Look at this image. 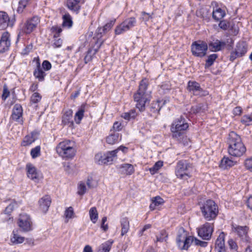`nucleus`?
<instances>
[{"label":"nucleus","instance_id":"f257e3e1","mask_svg":"<svg viewBox=\"0 0 252 252\" xmlns=\"http://www.w3.org/2000/svg\"><path fill=\"white\" fill-rule=\"evenodd\" d=\"M226 144L228 154L233 158H241L246 153L247 148L241 136L234 131L229 133Z\"/></svg>","mask_w":252,"mask_h":252},{"label":"nucleus","instance_id":"f03ea898","mask_svg":"<svg viewBox=\"0 0 252 252\" xmlns=\"http://www.w3.org/2000/svg\"><path fill=\"white\" fill-rule=\"evenodd\" d=\"M149 85L148 79H142L139 83L138 90L133 95V100L135 102V107L141 112L145 111L146 103H149L151 100L150 96L147 93Z\"/></svg>","mask_w":252,"mask_h":252},{"label":"nucleus","instance_id":"7ed1b4c3","mask_svg":"<svg viewBox=\"0 0 252 252\" xmlns=\"http://www.w3.org/2000/svg\"><path fill=\"white\" fill-rule=\"evenodd\" d=\"M178 247L182 250H188L191 244L195 246L206 247L207 242L198 240L196 237L189 235L188 232L183 227L180 228L176 237Z\"/></svg>","mask_w":252,"mask_h":252},{"label":"nucleus","instance_id":"20e7f679","mask_svg":"<svg viewBox=\"0 0 252 252\" xmlns=\"http://www.w3.org/2000/svg\"><path fill=\"white\" fill-rule=\"evenodd\" d=\"M56 151L63 159H71L75 157L76 153L75 143L73 141L64 139L57 145Z\"/></svg>","mask_w":252,"mask_h":252},{"label":"nucleus","instance_id":"39448f33","mask_svg":"<svg viewBox=\"0 0 252 252\" xmlns=\"http://www.w3.org/2000/svg\"><path fill=\"white\" fill-rule=\"evenodd\" d=\"M40 23V18L35 15L28 18L26 21L19 26V32L17 35V42L20 37L23 35H29L34 31Z\"/></svg>","mask_w":252,"mask_h":252},{"label":"nucleus","instance_id":"423d86ee","mask_svg":"<svg viewBox=\"0 0 252 252\" xmlns=\"http://www.w3.org/2000/svg\"><path fill=\"white\" fill-rule=\"evenodd\" d=\"M202 215L207 221L214 220L218 216L219 210L217 205L212 200H208L200 207Z\"/></svg>","mask_w":252,"mask_h":252},{"label":"nucleus","instance_id":"0eeeda50","mask_svg":"<svg viewBox=\"0 0 252 252\" xmlns=\"http://www.w3.org/2000/svg\"><path fill=\"white\" fill-rule=\"evenodd\" d=\"M189 125L183 116L175 119L170 126L172 137H178L182 133H186Z\"/></svg>","mask_w":252,"mask_h":252},{"label":"nucleus","instance_id":"6e6552de","mask_svg":"<svg viewBox=\"0 0 252 252\" xmlns=\"http://www.w3.org/2000/svg\"><path fill=\"white\" fill-rule=\"evenodd\" d=\"M207 50L208 45L205 41H195L191 45V52L194 57L203 58L206 56Z\"/></svg>","mask_w":252,"mask_h":252},{"label":"nucleus","instance_id":"1a4fd4ad","mask_svg":"<svg viewBox=\"0 0 252 252\" xmlns=\"http://www.w3.org/2000/svg\"><path fill=\"white\" fill-rule=\"evenodd\" d=\"M116 151H108L102 154L98 153L95 155L94 159L98 164H111L114 160L117 158Z\"/></svg>","mask_w":252,"mask_h":252},{"label":"nucleus","instance_id":"9d476101","mask_svg":"<svg viewBox=\"0 0 252 252\" xmlns=\"http://www.w3.org/2000/svg\"><path fill=\"white\" fill-rule=\"evenodd\" d=\"M248 46L247 43L240 41L237 43L234 50L230 53L229 61L233 62L236 59L244 56L248 51Z\"/></svg>","mask_w":252,"mask_h":252},{"label":"nucleus","instance_id":"9b49d317","mask_svg":"<svg viewBox=\"0 0 252 252\" xmlns=\"http://www.w3.org/2000/svg\"><path fill=\"white\" fill-rule=\"evenodd\" d=\"M214 227L213 223L205 222L198 229V236L204 240H210L214 231Z\"/></svg>","mask_w":252,"mask_h":252},{"label":"nucleus","instance_id":"f8f14e48","mask_svg":"<svg viewBox=\"0 0 252 252\" xmlns=\"http://www.w3.org/2000/svg\"><path fill=\"white\" fill-rule=\"evenodd\" d=\"M23 109L22 105L19 103L15 104L12 110V113L10 116V122L12 123L16 122L20 125L24 123L23 120Z\"/></svg>","mask_w":252,"mask_h":252},{"label":"nucleus","instance_id":"ddd939ff","mask_svg":"<svg viewBox=\"0 0 252 252\" xmlns=\"http://www.w3.org/2000/svg\"><path fill=\"white\" fill-rule=\"evenodd\" d=\"M84 3L85 0H65L64 5L73 14L78 15Z\"/></svg>","mask_w":252,"mask_h":252},{"label":"nucleus","instance_id":"4468645a","mask_svg":"<svg viewBox=\"0 0 252 252\" xmlns=\"http://www.w3.org/2000/svg\"><path fill=\"white\" fill-rule=\"evenodd\" d=\"M17 224L23 232H29L32 230V220L30 217L26 214H20Z\"/></svg>","mask_w":252,"mask_h":252},{"label":"nucleus","instance_id":"2eb2a0df","mask_svg":"<svg viewBox=\"0 0 252 252\" xmlns=\"http://www.w3.org/2000/svg\"><path fill=\"white\" fill-rule=\"evenodd\" d=\"M231 228L232 231L235 233L242 240L246 242L250 241V237L248 235L249 227L247 226H240L232 223L231 224Z\"/></svg>","mask_w":252,"mask_h":252},{"label":"nucleus","instance_id":"dca6fc26","mask_svg":"<svg viewBox=\"0 0 252 252\" xmlns=\"http://www.w3.org/2000/svg\"><path fill=\"white\" fill-rule=\"evenodd\" d=\"M166 103V100L163 99L153 100L149 107L150 116L157 118L159 114L161 108Z\"/></svg>","mask_w":252,"mask_h":252},{"label":"nucleus","instance_id":"f3484780","mask_svg":"<svg viewBox=\"0 0 252 252\" xmlns=\"http://www.w3.org/2000/svg\"><path fill=\"white\" fill-rule=\"evenodd\" d=\"M11 46L10 33L5 31L1 33L0 38V53H4L10 49Z\"/></svg>","mask_w":252,"mask_h":252},{"label":"nucleus","instance_id":"a211bd4d","mask_svg":"<svg viewBox=\"0 0 252 252\" xmlns=\"http://www.w3.org/2000/svg\"><path fill=\"white\" fill-rule=\"evenodd\" d=\"M194 167L192 163L189 160L181 159L177 162L175 167V172L177 173H186L190 172Z\"/></svg>","mask_w":252,"mask_h":252},{"label":"nucleus","instance_id":"6ab92c4d","mask_svg":"<svg viewBox=\"0 0 252 252\" xmlns=\"http://www.w3.org/2000/svg\"><path fill=\"white\" fill-rule=\"evenodd\" d=\"M16 21L15 16L10 20L8 14L3 11H0V30H4L8 26L13 27Z\"/></svg>","mask_w":252,"mask_h":252},{"label":"nucleus","instance_id":"aec40b11","mask_svg":"<svg viewBox=\"0 0 252 252\" xmlns=\"http://www.w3.org/2000/svg\"><path fill=\"white\" fill-rule=\"evenodd\" d=\"M61 125L63 126H67L71 128L74 127L73 110L71 109H68L63 112Z\"/></svg>","mask_w":252,"mask_h":252},{"label":"nucleus","instance_id":"412c9836","mask_svg":"<svg viewBox=\"0 0 252 252\" xmlns=\"http://www.w3.org/2000/svg\"><path fill=\"white\" fill-rule=\"evenodd\" d=\"M187 89L189 92H193L194 95H197V94H195V92L196 91L203 93L202 96H206L209 94V92L203 90L199 83L195 81L189 80L188 82Z\"/></svg>","mask_w":252,"mask_h":252},{"label":"nucleus","instance_id":"4be33fe9","mask_svg":"<svg viewBox=\"0 0 252 252\" xmlns=\"http://www.w3.org/2000/svg\"><path fill=\"white\" fill-rule=\"evenodd\" d=\"M226 45L225 41L216 39L209 43L208 48L212 52H217L224 49Z\"/></svg>","mask_w":252,"mask_h":252},{"label":"nucleus","instance_id":"5701e85b","mask_svg":"<svg viewBox=\"0 0 252 252\" xmlns=\"http://www.w3.org/2000/svg\"><path fill=\"white\" fill-rule=\"evenodd\" d=\"M40 133L37 130L32 131L29 134L27 135L22 140L21 145L23 147H27L38 139Z\"/></svg>","mask_w":252,"mask_h":252},{"label":"nucleus","instance_id":"b1692460","mask_svg":"<svg viewBox=\"0 0 252 252\" xmlns=\"http://www.w3.org/2000/svg\"><path fill=\"white\" fill-rule=\"evenodd\" d=\"M51 199L50 196L46 195L38 201L39 209L44 213H46L50 206Z\"/></svg>","mask_w":252,"mask_h":252},{"label":"nucleus","instance_id":"393cba45","mask_svg":"<svg viewBox=\"0 0 252 252\" xmlns=\"http://www.w3.org/2000/svg\"><path fill=\"white\" fill-rule=\"evenodd\" d=\"M33 75L35 78L37 79L39 82L44 81L47 75L45 71L42 68L39 60L37 62L36 66L33 70Z\"/></svg>","mask_w":252,"mask_h":252},{"label":"nucleus","instance_id":"a878e982","mask_svg":"<svg viewBox=\"0 0 252 252\" xmlns=\"http://www.w3.org/2000/svg\"><path fill=\"white\" fill-rule=\"evenodd\" d=\"M89 107V105L86 103H82L78 108V111L75 113L74 115V121L77 124H80L84 116V112L86 110L87 108Z\"/></svg>","mask_w":252,"mask_h":252},{"label":"nucleus","instance_id":"bb28decb","mask_svg":"<svg viewBox=\"0 0 252 252\" xmlns=\"http://www.w3.org/2000/svg\"><path fill=\"white\" fill-rule=\"evenodd\" d=\"M225 237V234L223 232L220 233L216 241V251H226L224 243Z\"/></svg>","mask_w":252,"mask_h":252},{"label":"nucleus","instance_id":"cd10ccee","mask_svg":"<svg viewBox=\"0 0 252 252\" xmlns=\"http://www.w3.org/2000/svg\"><path fill=\"white\" fill-rule=\"evenodd\" d=\"M122 137L120 134L114 131L110 133L105 138L106 142L111 145L118 143L121 140Z\"/></svg>","mask_w":252,"mask_h":252},{"label":"nucleus","instance_id":"c85d7f7f","mask_svg":"<svg viewBox=\"0 0 252 252\" xmlns=\"http://www.w3.org/2000/svg\"><path fill=\"white\" fill-rule=\"evenodd\" d=\"M62 27L66 28L67 29H70L72 27L73 22L72 21V18L69 13L67 12L63 15L62 16Z\"/></svg>","mask_w":252,"mask_h":252},{"label":"nucleus","instance_id":"c756f323","mask_svg":"<svg viewBox=\"0 0 252 252\" xmlns=\"http://www.w3.org/2000/svg\"><path fill=\"white\" fill-rule=\"evenodd\" d=\"M225 12L221 8L217 7L213 11L212 16L213 19L216 21L221 20L225 16Z\"/></svg>","mask_w":252,"mask_h":252},{"label":"nucleus","instance_id":"7c9ffc66","mask_svg":"<svg viewBox=\"0 0 252 252\" xmlns=\"http://www.w3.org/2000/svg\"><path fill=\"white\" fill-rule=\"evenodd\" d=\"M138 116V113L135 109H132L127 112L123 113L121 117L127 121L135 119Z\"/></svg>","mask_w":252,"mask_h":252},{"label":"nucleus","instance_id":"2f4dec72","mask_svg":"<svg viewBox=\"0 0 252 252\" xmlns=\"http://www.w3.org/2000/svg\"><path fill=\"white\" fill-rule=\"evenodd\" d=\"M236 163L229 158L224 157L221 160L220 166L223 168H230L234 166Z\"/></svg>","mask_w":252,"mask_h":252},{"label":"nucleus","instance_id":"473e14b6","mask_svg":"<svg viewBox=\"0 0 252 252\" xmlns=\"http://www.w3.org/2000/svg\"><path fill=\"white\" fill-rule=\"evenodd\" d=\"M172 138L179 143L183 144L184 146L189 145L190 142V140L186 135V133H182V135L178 137H172Z\"/></svg>","mask_w":252,"mask_h":252},{"label":"nucleus","instance_id":"72a5a7b5","mask_svg":"<svg viewBox=\"0 0 252 252\" xmlns=\"http://www.w3.org/2000/svg\"><path fill=\"white\" fill-rule=\"evenodd\" d=\"M121 235L124 236L129 229V222L126 218H124L121 220Z\"/></svg>","mask_w":252,"mask_h":252},{"label":"nucleus","instance_id":"f704fd0d","mask_svg":"<svg viewBox=\"0 0 252 252\" xmlns=\"http://www.w3.org/2000/svg\"><path fill=\"white\" fill-rule=\"evenodd\" d=\"M17 230H13L12 232V236L11 237L10 240L13 244H18L22 243L24 240L25 238L19 235L18 233Z\"/></svg>","mask_w":252,"mask_h":252},{"label":"nucleus","instance_id":"c9c22d12","mask_svg":"<svg viewBox=\"0 0 252 252\" xmlns=\"http://www.w3.org/2000/svg\"><path fill=\"white\" fill-rule=\"evenodd\" d=\"M119 168L122 172L124 173H133L134 167L132 164L129 163H124L120 165Z\"/></svg>","mask_w":252,"mask_h":252},{"label":"nucleus","instance_id":"e433bc0d","mask_svg":"<svg viewBox=\"0 0 252 252\" xmlns=\"http://www.w3.org/2000/svg\"><path fill=\"white\" fill-rule=\"evenodd\" d=\"M152 203L150 205V209L154 210L156 207L163 204L164 202L163 199L159 196H157L153 197L152 199Z\"/></svg>","mask_w":252,"mask_h":252},{"label":"nucleus","instance_id":"4c0bfd02","mask_svg":"<svg viewBox=\"0 0 252 252\" xmlns=\"http://www.w3.org/2000/svg\"><path fill=\"white\" fill-rule=\"evenodd\" d=\"M116 22V19H114L110 21L109 22L106 23L105 25H104L102 28H100L98 29V31H100L102 30V32H100V36L99 38H101L102 36V34H105L108 31H109L111 28L113 27Z\"/></svg>","mask_w":252,"mask_h":252},{"label":"nucleus","instance_id":"58836bf2","mask_svg":"<svg viewBox=\"0 0 252 252\" xmlns=\"http://www.w3.org/2000/svg\"><path fill=\"white\" fill-rule=\"evenodd\" d=\"M240 122L245 126H252V113L242 116Z\"/></svg>","mask_w":252,"mask_h":252},{"label":"nucleus","instance_id":"ea45409f","mask_svg":"<svg viewBox=\"0 0 252 252\" xmlns=\"http://www.w3.org/2000/svg\"><path fill=\"white\" fill-rule=\"evenodd\" d=\"M113 243V241L109 240L102 244L100 246L98 252H109Z\"/></svg>","mask_w":252,"mask_h":252},{"label":"nucleus","instance_id":"a19ab883","mask_svg":"<svg viewBox=\"0 0 252 252\" xmlns=\"http://www.w3.org/2000/svg\"><path fill=\"white\" fill-rule=\"evenodd\" d=\"M123 22L125 25V26H126V28L129 31L131 28L136 26L137 20L136 18L134 17H131L126 19L124 21H123Z\"/></svg>","mask_w":252,"mask_h":252},{"label":"nucleus","instance_id":"79ce46f5","mask_svg":"<svg viewBox=\"0 0 252 252\" xmlns=\"http://www.w3.org/2000/svg\"><path fill=\"white\" fill-rule=\"evenodd\" d=\"M89 216L92 222L95 223L98 218V214L96 207H93L90 208L89 210Z\"/></svg>","mask_w":252,"mask_h":252},{"label":"nucleus","instance_id":"37998d69","mask_svg":"<svg viewBox=\"0 0 252 252\" xmlns=\"http://www.w3.org/2000/svg\"><path fill=\"white\" fill-rule=\"evenodd\" d=\"M31 0H19L17 12L19 14L23 13L25 9L29 4Z\"/></svg>","mask_w":252,"mask_h":252},{"label":"nucleus","instance_id":"c03bdc74","mask_svg":"<svg viewBox=\"0 0 252 252\" xmlns=\"http://www.w3.org/2000/svg\"><path fill=\"white\" fill-rule=\"evenodd\" d=\"M42 95L38 92H34L30 97V102L31 105L38 104L42 99Z\"/></svg>","mask_w":252,"mask_h":252},{"label":"nucleus","instance_id":"a18cd8bd","mask_svg":"<svg viewBox=\"0 0 252 252\" xmlns=\"http://www.w3.org/2000/svg\"><path fill=\"white\" fill-rule=\"evenodd\" d=\"M50 32L53 34V38L59 37L63 32V29L58 25H54L51 28Z\"/></svg>","mask_w":252,"mask_h":252},{"label":"nucleus","instance_id":"49530a36","mask_svg":"<svg viewBox=\"0 0 252 252\" xmlns=\"http://www.w3.org/2000/svg\"><path fill=\"white\" fill-rule=\"evenodd\" d=\"M218 58L217 54H212L208 56L205 64V68H207L212 66L216 59Z\"/></svg>","mask_w":252,"mask_h":252},{"label":"nucleus","instance_id":"de8ad7c7","mask_svg":"<svg viewBox=\"0 0 252 252\" xmlns=\"http://www.w3.org/2000/svg\"><path fill=\"white\" fill-rule=\"evenodd\" d=\"M126 26L122 22L121 23L117 25L115 29V34L116 35L122 34L128 30L126 27Z\"/></svg>","mask_w":252,"mask_h":252},{"label":"nucleus","instance_id":"09e8293b","mask_svg":"<svg viewBox=\"0 0 252 252\" xmlns=\"http://www.w3.org/2000/svg\"><path fill=\"white\" fill-rule=\"evenodd\" d=\"M77 189V194L80 196L83 195L86 192L87 188L84 182L80 181L78 183Z\"/></svg>","mask_w":252,"mask_h":252},{"label":"nucleus","instance_id":"8fccbe9b","mask_svg":"<svg viewBox=\"0 0 252 252\" xmlns=\"http://www.w3.org/2000/svg\"><path fill=\"white\" fill-rule=\"evenodd\" d=\"M168 237V234L165 230L160 231L159 234L156 236L157 242H163L166 241Z\"/></svg>","mask_w":252,"mask_h":252},{"label":"nucleus","instance_id":"3c124183","mask_svg":"<svg viewBox=\"0 0 252 252\" xmlns=\"http://www.w3.org/2000/svg\"><path fill=\"white\" fill-rule=\"evenodd\" d=\"M98 180L93 176H89L88 178L87 184L89 188H94L97 186Z\"/></svg>","mask_w":252,"mask_h":252},{"label":"nucleus","instance_id":"603ef678","mask_svg":"<svg viewBox=\"0 0 252 252\" xmlns=\"http://www.w3.org/2000/svg\"><path fill=\"white\" fill-rule=\"evenodd\" d=\"M41 147L40 146H37L31 150L30 154L32 158H35L40 156Z\"/></svg>","mask_w":252,"mask_h":252},{"label":"nucleus","instance_id":"864d4df0","mask_svg":"<svg viewBox=\"0 0 252 252\" xmlns=\"http://www.w3.org/2000/svg\"><path fill=\"white\" fill-rule=\"evenodd\" d=\"M163 165V162L162 160H158L156 162L154 166L150 168V172H157Z\"/></svg>","mask_w":252,"mask_h":252},{"label":"nucleus","instance_id":"5fc2aeb1","mask_svg":"<svg viewBox=\"0 0 252 252\" xmlns=\"http://www.w3.org/2000/svg\"><path fill=\"white\" fill-rule=\"evenodd\" d=\"M27 176L35 183H38L43 179L42 174H27Z\"/></svg>","mask_w":252,"mask_h":252},{"label":"nucleus","instance_id":"6e6d98bb","mask_svg":"<svg viewBox=\"0 0 252 252\" xmlns=\"http://www.w3.org/2000/svg\"><path fill=\"white\" fill-rule=\"evenodd\" d=\"M52 46L54 48H60L63 44V40L62 38L59 37L53 38Z\"/></svg>","mask_w":252,"mask_h":252},{"label":"nucleus","instance_id":"4d7b16f0","mask_svg":"<svg viewBox=\"0 0 252 252\" xmlns=\"http://www.w3.org/2000/svg\"><path fill=\"white\" fill-rule=\"evenodd\" d=\"M10 93L8 89L7 86L4 85L3 87L2 94L1 95V99L5 101L8 97L10 96Z\"/></svg>","mask_w":252,"mask_h":252},{"label":"nucleus","instance_id":"13d9d810","mask_svg":"<svg viewBox=\"0 0 252 252\" xmlns=\"http://www.w3.org/2000/svg\"><path fill=\"white\" fill-rule=\"evenodd\" d=\"M27 173H36L35 167L31 163H28L26 166Z\"/></svg>","mask_w":252,"mask_h":252},{"label":"nucleus","instance_id":"bf43d9fd","mask_svg":"<svg viewBox=\"0 0 252 252\" xmlns=\"http://www.w3.org/2000/svg\"><path fill=\"white\" fill-rule=\"evenodd\" d=\"M122 129V123L116 121L114 123L113 126L111 128V129H110V132H111L112 131H120Z\"/></svg>","mask_w":252,"mask_h":252},{"label":"nucleus","instance_id":"052dcab7","mask_svg":"<svg viewBox=\"0 0 252 252\" xmlns=\"http://www.w3.org/2000/svg\"><path fill=\"white\" fill-rule=\"evenodd\" d=\"M229 22L226 20H220L219 24V27L224 31L227 30L229 28Z\"/></svg>","mask_w":252,"mask_h":252},{"label":"nucleus","instance_id":"680f3d73","mask_svg":"<svg viewBox=\"0 0 252 252\" xmlns=\"http://www.w3.org/2000/svg\"><path fill=\"white\" fill-rule=\"evenodd\" d=\"M244 165L246 168L252 172V157L245 159Z\"/></svg>","mask_w":252,"mask_h":252},{"label":"nucleus","instance_id":"e2e57ef3","mask_svg":"<svg viewBox=\"0 0 252 252\" xmlns=\"http://www.w3.org/2000/svg\"><path fill=\"white\" fill-rule=\"evenodd\" d=\"M64 215L66 218L71 219L74 215V210L72 207L67 208L64 212Z\"/></svg>","mask_w":252,"mask_h":252},{"label":"nucleus","instance_id":"0e129e2a","mask_svg":"<svg viewBox=\"0 0 252 252\" xmlns=\"http://www.w3.org/2000/svg\"><path fill=\"white\" fill-rule=\"evenodd\" d=\"M92 51H93L92 48H90L88 50L87 53H86V55L85 56V57L84 58V62L85 63H87L92 60V59H93L92 56L91 55Z\"/></svg>","mask_w":252,"mask_h":252},{"label":"nucleus","instance_id":"69168bd1","mask_svg":"<svg viewBox=\"0 0 252 252\" xmlns=\"http://www.w3.org/2000/svg\"><path fill=\"white\" fill-rule=\"evenodd\" d=\"M42 68L45 71H48L52 68V64L50 62L47 60H44L42 63Z\"/></svg>","mask_w":252,"mask_h":252},{"label":"nucleus","instance_id":"338daca9","mask_svg":"<svg viewBox=\"0 0 252 252\" xmlns=\"http://www.w3.org/2000/svg\"><path fill=\"white\" fill-rule=\"evenodd\" d=\"M17 206L16 202H11L8 206H7L5 210V214H9Z\"/></svg>","mask_w":252,"mask_h":252},{"label":"nucleus","instance_id":"774afa93","mask_svg":"<svg viewBox=\"0 0 252 252\" xmlns=\"http://www.w3.org/2000/svg\"><path fill=\"white\" fill-rule=\"evenodd\" d=\"M242 112L243 109L241 106H236L233 109L232 113L235 116H240Z\"/></svg>","mask_w":252,"mask_h":252}]
</instances>
